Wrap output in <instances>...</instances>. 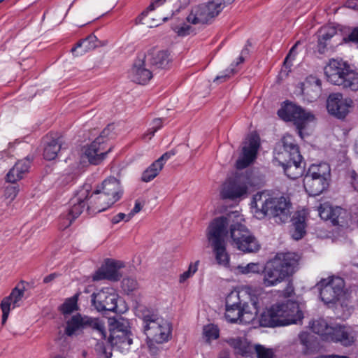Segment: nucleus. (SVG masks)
<instances>
[{"label": "nucleus", "mask_w": 358, "mask_h": 358, "mask_svg": "<svg viewBox=\"0 0 358 358\" xmlns=\"http://www.w3.org/2000/svg\"><path fill=\"white\" fill-rule=\"evenodd\" d=\"M199 264V260L196 261L194 263H191L187 271H189L192 275H194L198 270Z\"/></svg>", "instance_id": "0e129e2a"}, {"label": "nucleus", "mask_w": 358, "mask_h": 358, "mask_svg": "<svg viewBox=\"0 0 358 358\" xmlns=\"http://www.w3.org/2000/svg\"><path fill=\"white\" fill-rule=\"evenodd\" d=\"M142 208V206L140 202L138 201H136L135 206L134 208L131 210V212L127 215V219H126V222L129 221L135 214L138 213Z\"/></svg>", "instance_id": "052dcab7"}, {"label": "nucleus", "mask_w": 358, "mask_h": 358, "mask_svg": "<svg viewBox=\"0 0 358 358\" xmlns=\"http://www.w3.org/2000/svg\"><path fill=\"white\" fill-rule=\"evenodd\" d=\"M258 296L247 291H232L225 300V318L231 323L248 322L259 311Z\"/></svg>", "instance_id": "f257e3e1"}, {"label": "nucleus", "mask_w": 358, "mask_h": 358, "mask_svg": "<svg viewBox=\"0 0 358 358\" xmlns=\"http://www.w3.org/2000/svg\"><path fill=\"white\" fill-rule=\"evenodd\" d=\"M305 176L310 177H318L321 178L330 180L331 168L327 163H320L318 164H312L308 169Z\"/></svg>", "instance_id": "f704fd0d"}, {"label": "nucleus", "mask_w": 358, "mask_h": 358, "mask_svg": "<svg viewBox=\"0 0 358 358\" xmlns=\"http://www.w3.org/2000/svg\"><path fill=\"white\" fill-rule=\"evenodd\" d=\"M220 358H230L229 352L228 350H222L219 355Z\"/></svg>", "instance_id": "774afa93"}, {"label": "nucleus", "mask_w": 358, "mask_h": 358, "mask_svg": "<svg viewBox=\"0 0 358 358\" xmlns=\"http://www.w3.org/2000/svg\"><path fill=\"white\" fill-rule=\"evenodd\" d=\"M247 51H248L247 49H244L242 50L241 54L243 55ZM243 62H244V57H243V55H241L238 58V61L236 62V64L232 63L229 69H226L224 72H223L221 75L217 76L214 79V82H217V83L224 82L227 78H229L230 77L231 75L234 74L236 72L235 66L238 65L239 64L243 63Z\"/></svg>", "instance_id": "a19ab883"}, {"label": "nucleus", "mask_w": 358, "mask_h": 358, "mask_svg": "<svg viewBox=\"0 0 358 358\" xmlns=\"http://www.w3.org/2000/svg\"><path fill=\"white\" fill-rule=\"evenodd\" d=\"M251 206L255 216L259 220L269 216L275 222L282 224L291 217L292 203L285 196L270 197L264 193L258 192L254 195Z\"/></svg>", "instance_id": "7ed1b4c3"}, {"label": "nucleus", "mask_w": 358, "mask_h": 358, "mask_svg": "<svg viewBox=\"0 0 358 358\" xmlns=\"http://www.w3.org/2000/svg\"><path fill=\"white\" fill-rule=\"evenodd\" d=\"M229 345L237 350L236 353L247 357L249 353L248 347L243 344L240 338H232L229 341Z\"/></svg>", "instance_id": "de8ad7c7"}, {"label": "nucleus", "mask_w": 358, "mask_h": 358, "mask_svg": "<svg viewBox=\"0 0 358 358\" xmlns=\"http://www.w3.org/2000/svg\"><path fill=\"white\" fill-rule=\"evenodd\" d=\"M350 182L354 189L358 193V174L352 170L350 173Z\"/></svg>", "instance_id": "bf43d9fd"}, {"label": "nucleus", "mask_w": 358, "mask_h": 358, "mask_svg": "<svg viewBox=\"0 0 358 358\" xmlns=\"http://www.w3.org/2000/svg\"><path fill=\"white\" fill-rule=\"evenodd\" d=\"M230 236L233 241V244L236 246L241 239L245 238V232L248 229L244 225L239 222H236L231 224L230 226Z\"/></svg>", "instance_id": "ea45409f"}, {"label": "nucleus", "mask_w": 358, "mask_h": 358, "mask_svg": "<svg viewBox=\"0 0 358 358\" xmlns=\"http://www.w3.org/2000/svg\"><path fill=\"white\" fill-rule=\"evenodd\" d=\"M146 55L139 54L130 72L131 80L140 85H145L152 78V73L145 68Z\"/></svg>", "instance_id": "6ab92c4d"}, {"label": "nucleus", "mask_w": 358, "mask_h": 358, "mask_svg": "<svg viewBox=\"0 0 358 358\" xmlns=\"http://www.w3.org/2000/svg\"><path fill=\"white\" fill-rule=\"evenodd\" d=\"M80 293H76L73 296L68 298L59 306V310L63 315H68L72 313L73 311L78 309V300Z\"/></svg>", "instance_id": "58836bf2"}, {"label": "nucleus", "mask_w": 358, "mask_h": 358, "mask_svg": "<svg viewBox=\"0 0 358 358\" xmlns=\"http://www.w3.org/2000/svg\"><path fill=\"white\" fill-rule=\"evenodd\" d=\"M300 257L295 252H280L264 264L262 284L273 287L291 277L298 269Z\"/></svg>", "instance_id": "f03ea898"}, {"label": "nucleus", "mask_w": 358, "mask_h": 358, "mask_svg": "<svg viewBox=\"0 0 358 358\" xmlns=\"http://www.w3.org/2000/svg\"><path fill=\"white\" fill-rule=\"evenodd\" d=\"M278 115L286 122H293L299 132L305 128L307 122L314 120V115L310 112H307L300 106L287 101L278 110Z\"/></svg>", "instance_id": "f8f14e48"}, {"label": "nucleus", "mask_w": 358, "mask_h": 358, "mask_svg": "<svg viewBox=\"0 0 358 358\" xmlns=\"http://www.w3.org/2000/svg\"><path fill=\"white\" fill-rule=\"evenodd\" d=\"M97 187L110 198L113 197V199H115V202L119 201L123 194V189L120 182L114 177L104 180L101 185Z\"/></svg>", "instance_id": "cd10ccee"}, {"label": "nucleus", "mask_w": 358, "mask_h": 358, "mask_svg": "<svg viewBox=\"0 0 358 358\" xmlns=\"http://www.w3.org/2000/svg\"><path fill=\"white\" fill-rule=\"evenodd\" d=\"M303 317L299 305L294 301L275 304L264 310L259 320V324L264 327H275L296 324Z\"/></svg>", "instance_id": "20e7f679"}, {"label": "nucleus", "mask_w": 358, "mask_h": 358, "mask_svg": "<svg viewBox=\"0 0 358 358\" xmlns=\"http://www.w3.org/2000/svg\"><path fill=\"white\" fill-rule=\"evenodd\" d=\"M138 287V283L132 278H124L122 280V288L125 293L129 294Z\"/></svg>", "instance_id": "3c124183"}, {"label": "nucleus", "mask_w": 358, "mask_h": 358, "mask_svg": "<svg viewBox=\"0 0 358 358\" xmlns=\"http://www.w3.org/2000/svg\"><path fill=\"white\" fill-rule=\"evenodd\" d=\"M91 297L92 304L98 311L117 313L118 295L112 289H103Z\"/></svg>", "instance_id": "2eb2a0df"}, {"label": "nucleus", "mask_w": 358, "mask_h": 358, "mask_svg": "<svg viewBox=\"0 0 358 358\" xmlns=\"http://www.w3.org/2000/svg\"><path fill=\"white\" fill-rule=\"evenodd\" d=\"M162 122L163 119L162 118L154 119L151 123V127L149 128L147 132L145 134L144 138L148 137L149 139H151V138L155 135V132H157L162 127Z\"/></svg>", "instance_id": "603ef678"}, {"label": "nucleus", "mask_w": 358, "mask_h": 358, "mask_svg": "<svg viewBox=\"0 0 358 358\" xmlns=\"http://www.w3.org/2000/svg\"><path fill=\"white\" fill-rule=\"evenodd\" d=\"M341 38V34L334 27H321L317 31V51L321 55L332 51L336 46L342 43Z\"/></svg>", "instance_id": "4468645a"}, {"label": "nucleus", "mask_w": 358, "mask_h": 358, "mask_svg": "<svg viewBox=\"0 0 358 358\" xmlns=\"http://www.w3.org/2000/svg\"><path fill=\"white\" fill-rule=\"evenodd\" d=\"M210 19H212V17L205 4L193 8L190 13L186 17L187 22L193 24L206 23Z\"/></svg>", "instance_id": "473e14b6"}, {"label": "nucleus", "mask_w": 358, "mask_h": 358, "mask_svg": "<svg viewBox=\"0 0 358 358\" xmlns=\"http://www.w3.org/2000/svg\"><path fill=\"white\" fill-rule=\"evenodd\" d=\"M113 148L112 145L106 148L101 145L100 143L94 141L90 145L84 147L83 155L91 164L98 165L105 159L107 155L113 150Z\"/></svg>", "instance_id": "aec40b11"}, {"label": "nucleus", "mask_w": 358, "mask_h": 358, "mask_svg": "<svg viewBox=\"0 0 358 358\" xmlns=\"http://www.w3.org/2000/svg\"><path fill=\"white\" fill-rule=\"evenodd\" d=\"M315 287L321 300L326 304L336 303L345 294V281L338 276L322 278Z\"/></svg>", "instance_id": "9d476101"}, {"label": "nucleus", "mask_w": 358, "mask_h": 358, "mask_svg": "<svg viewBox=\"0 0 358 358\" xmlns=\"http://www.w3.org/2000/svg\"><path fill=\"white\" fill-rule=\"evenodd\" d=\"M205 5L212 18L217 16L224 9V6L221 5L220 0H212Z\"/></svg>", "instance_id": "09e8293b"}, {"label": "nucleus", "mask_w": 358, "mask_h": 358, "mask_svg": "<svg viewBox=\"0 0 358 358\" xmlns=\"http://www.w3.org/2000/svg\"><path fill=\"white\" fill-rule=\"evenodd\" d=\"M136 315L143 320V330L148 338L157 343H163L169 340L171 334V324L151 308L138 305Z\"/></svg>", "instance_id": "423d86ee"}, {"label": "nucleus", "mask_w": 358, "mask_h": 358, "mask_svg": "<svg viewBox=\"0 0 358 358\" xmlns=\"http://www.w3.org/2000/svg\"><path fill=\"white\" fill-rule=\"evenodd\" d=\"M327 341L338 343L343 346L348 347L353 345L355 337L353 331L349 327L337 324L332 327V331Z\"/></svg>", "instance_id": "5701e85b"}, {"label": "nucleus", "mask_w": 358, "mask_h": 358, "mask_svg": "<svg viewBox=\"0 0 358 358\" xmlns=\"http://www.w3.org/2000/svg\"><path fill=\"white\" fill-rule=\"evenodd\" d=\"M342 43H348V42H352L356 44H358V27H355L352 29L351 33L347 36V37H342L341 38Z\"/></svg>", "instance_id": "5fc2aeb1"}, {"label": "nucleus", "mask_w": 358, "mask_h": 358, "mask_svg": "<svg viewBox=\"0 0 358 358\" xmlns=\"http://www.w3.org/2000/svg\"><path fill=\"white\" fill-rule=\"evenodd\" d=\"M203 335L206 342L210 343L212 340H215L219 338L220 330L216 325L209 324L203 327Z\"/></svg>", "instance_id": "a18cd8bd"}, {"label": "nucleus", "mask_w": 358, "mask_h": 358, "mask_svg": "<svg viewBox=\"0 0 358 358\" xmlns=\"http://www.w3.org/2000/svg\"><path fill=\"white\" fill-rule=\"evenodd\" d=\"M330 180L321 178L318 177H310L305 176L303 178V187L306 192L313 196L320 195L329 187Z\"/></svg>", "instance_id": "a878e982"}, {"label": "nucleus", "mask_w": 358, "mask_h": 358, "mask_svg": "<svg viewBox=\"0 0 358 358\" xmlns=\"http://www.w3.org/2000/svg\"><path fill=\"white\" fill-rule=\"evenodd\" d=\"M176 155V151L174 150H171L164 153L155 162H158V164L161 168H163L164 163L170 159L172 156Z\"/></svg>", "instance_id": "4d7b16f0"}, {"label": "nucleus", "mask_w": 358, "mask_h": 358, "mask_svg": "<svg viewBox=\"0 0 358 358\" xmlns=\"http://www.w3.org/2000/svg\"><path fill=\"white\" fill-rule=\"evenodd\" d=\"M264 264L260 263L250 262L245 266L238 265L237 266L238 271L243 275L248 274H259L262 273Z\"/></svg>", "instance_id": "79ce46f5"}, {"label": "nucleus", "mask_w": 358, "mask_h": 358, "mask_svg": "<svg viewBox=\"0 0 358 358\" xmlns=\"http://www.w3.org/2000/svg\"><path fill=\"white\" fill-rule=\"evenodd\" d=\"M6 192L8 197H11L13 199L17 196L19 189L16 186L8 187L6 188Z\"/></svg>", "instance_id": "680f3d73"}, {"label": "nucleus", "mask_w": 358, "mask_h": 358, "mask_svg": "<svg viewBox=\"0 0 358 358\" xmlns=\"http://www.w3.org/2000/svg\"><path fill=\"white\" fill-rule=\"evenodd\" d=\"M164 3H166L167 6L171 8V16L175 14L174 9H176V12H178L181 8V3L180 0H154L147 9L143 10L136 19V24H145L143 20L144 17L148 15V12L155 10L156 7H159Z\"/></svg>", "instance_id": "2f4dec72"}, {"label": "nucleus", "mask_w": 358, "mask_h": 358, "mask_svg": "<svg viewBox=\"0 0 358 358\" xmlns=\"http://www.w3.org/2000/svg\"><path fill=\"white\" fill-rule=\"evenodd\" d=\"M33 159L34 157L32 155H28L23 159L19 160L14 165L13 171H18L23 178L24 174L29 171Z\"/></svg>", "instance_id": "c03bdc74"}, {"label": "nucleus", "mask_w": 358, "mask_h": 358, "mask_svg": "<svg viewBox=\"0 0 358 358\" xmlns=\"http://www.w3.org/2000/svg\"><path fill=\"white\" fill-rule=\"evenodd\" d=\"M112 345L120 349L122 352L128 351L133 343L131 334L128 331L117 329L114 331L110 338Z\"/></svg>", "instance_id": "c85d7f7f"}, {"label": "nucleus", "mask_w": 358, "mask_h": 358, "mask_svg": "<svg viewBox=\"0 0 358 358\" xmlns=\"http://www.w3.org/2000/svg\"><path fill=\"white\" fill-rule=\"evenodd\" d=\"M114 129L113 124H108L100 134V135L94 140L100 143L101 145L108 148V141L112 138L113 131Z\"/></svg>", "instance_id": "49530a36"}, {"label": "nucleus", "mask_w": 358, "mask_h": 358, "mask_svg": "<svg viewBox=\"0 0 358 358\" xmlns=\"http://www.w3.org/2000/svg\"><path fill=\"white\" fill-rule=\"evenodd\" d=\"M59 275L57 273H52L43 278V282L47 284L53 281Z\"/></svg>", "instance_id": "69168bd1"}, {"label": "nucleus", "mask_w": 358, "mask_h": 358, "mask_svg": "<svg viewBox=\"0 0 358 358\" xmlns=\"http://www.w3.org/2000/svg\"><path fill=\"white\" fill-rule=\"evenodd\" d=\"M99 45H102L97 37L90 34L84 39L80 40L71 51L75 56L83 55L88 51L92 50Z\"/></svg>", "instance_id": "7c9ffc66"}, {"label": "nucleus", "mask_w": 358, "mask_h": 358, "mask_svg": "<svg viewBox=\"0 0 358 358\" xmlns=\"http://www.w3.org/2000/svg\"><path fill=\"white\" fill-rule=\"evenodd\" d=\"M125 218L127 219V215H126L123 213H120L117 215H116L112 217L111 222L113 224H115L119 223L121 220H123Z\"/></svg>", "instance_id": "e2e57ef3"}, {"label": "nucleus", "mask_w": 358, "mask_h": 358, "mask_svg": "<svg viewBox=\"0 0 358 358\" xmlns=\"http://www.w3.org/2000/svg\"><path fill=\"white\" fill-rule=\"evenodd\" d=\"M332 327L329 326L327 321L324 319H318L310 322V327L312 331L316 334L321 336L323 340L327 341L329 336Z\"/></svg>", "instance_id": "e433bc0d"}, {"label": "nucleus", "mask_w": 358, "mask_h": 358, "mask_svg": "<svg viewBox=\"0 0 358 358\" xmlns=\"http://www.w3.org/2000/svg\"><path fill=\"white\" fill-rule=\"evenodd\" d=\"M353 106V101L349 97L343 98L341 93L329 94L327 100V108L329 114L343 120Z\"/></svg>", "instance_id": "f3484780"}, {"label": "nucleus", "mask_w": 358, "mask_h": 358, "mask_svg": "<svg viewBox=\"0 0 358 358\" xmlns=\"http://www.w3.org/2000/svg\"><path fill=\"white\" fill-rule=\"evenodd\" d=\"M255 352L257 358H274V352L272 349L266 348L263 345H257Z\"/></svg>", "instance_id": "864d4df0"}, {"label": "nucleus", "mask_w": 358, "mask_h": 358, "mask_svg": "<svg viewBox=\"0 0 358 358\" xmlns=\"http://www.w3.org/2000/svg\"><path fill=\"white\" fill-rule=\"evenodd\" d=\"M122 267V263L108 259L105 265L98 269L94 274L92 279L94 281L101 280H109L117 281L120 279L118 269Z\"/></svg>", "instance_id": "4be33fe9"}, {"label": "nucleus", "mask_w": 358, "mask_h": 358, "mask_svg": "<svg viewBox=\"0 0 358 358\" xmlns=\"http://www.w3.org/2000/svg\"><path fill=\"white\" fill-rule=\"evenodd\" d=\"M229 219L225 216L214 218L207 228V238L215 255V259L219 264L227 266L229 257L226 252L225 238L227 236Z\"/></svg>", "instance_id": "0eeeda50"}, {"label": "nucleus", "mask_w": 358, "mask_h": 358, "mask_svg": "<svg viewBox=\"0 0 358 358\" xmlns=\"http://www.w3.org/2000/svg\"><path fill=\"white\" fill-rule=\"evenodd\" d=\"M24 288L19 289L15 287L12 289L9 296L4 297L0 304L2 310V324H5L9 315L10 310V306L13 303V307L18 306L17 303L22 299L24 296Z\"/></svg>", "instance_id": "393cba45"}, {"label": "nucleus", "mask_w": 358, "mask_h": 358, "mask_svg": "<svg viewBox=\"0 0 358 358\" xmlns=\"http://www.w3.org/2000/svg\"><path fill=\"white\" fill-rule=\"evenodd\" d=\"M151 66L156 69H166L171 64V59L170 55L167 51H159L156 54L152 55L149 59Z\"/></svg>", "instance_id": "c9c22d12"}, {"label": "nucleus", "mask_w": 358, "mask_h": 358, "mask_svg": "<svg viewBox=\"0 0 358 358\" xmlns=\"http://www.w3.org/2000/svg\"><path fill=\"white\" fill-rule=\"evenodd\" d=\"M13 167L8 171L6 176V180L8 182L15 183L22 178V176L17 171H13Z\"/></svg>", "instance_id": "6e6d98bb"}, {"label": "nucleus", "mask_w": 358, "mask_h": 358, "mask_svg": "<svg viewBox=\"0 0 358 358\" xmlns=\"http://www.w3.org/2000/svg\"><path fill=\"white\" fill-rule=\"evenodd\" d=\"M162 169L160 166L158 164V162L155 161L145 169L141 177V180L143 182H148L153 180L159 173V171Z\"/></svg>", "instance_id": "37998d69"}, {"label": "nucleus", "mask_w": 358, "mask_h": 358, "mask_svg": "<svg viewBox=\"0 0 358 358\" xmlns=\"http://www.w3.org/2000/svg\"><path fill=\"white\" fill-rule=\"evenodd\" d=\"M301 90L302 94L308 101H314L321 95L322 81L315 76H309L301 83Z\"/></svg>", "instance_id": "b1692460"}, {"label": "nucleus", "mask_w": 358, "mask_h": 358, "mask_svg": "<svg viewBox=\"0 0 358 358\" xmlns=\"http://www.w3.org/2000/svg\"><path fill=\"white\" fill-rule=\"evenodd\" d=\"M171 28L179 36H186L194 32V29L185 22L180 25H172Z\"/></svg>", "instance_id": "8fccbe9b"}, {"label": "nucleus", "mask_w": 358, "mask_h": 358, "mask_svg": "<svg viewBox=\"0 0 358 358\" xmlns=\"http://www.w3.org/2000/svg\"><path fill=\"white\" fill-rule=\"evenodd\" d=\"M318 213L321 219L329 221L334 226L347 227L348 223V213L340 206H332L328 203L320 204Z\"/></svg>", "instance_id": "dca6fc26"}, {"label": "nucleus", "mask_w": 358, "mask_h": 358, "mask_svg": "<svg viewBox=\"0 0 358 358\" xmlns=\"http://www.w3.org/2000/svg\"><path fill=\"white\" fill-rule=\"evenodd\" d=\"M259 147V137L256 135H252L249 138L248 145L243 148L242 157L236 161V169H243L248 167L256 158Z\"/></svg>", "instance_id": "412c9836"}, {"label": "nucleus", "mask_w": 358, "mask_h": 358, "mask_svg": "<svg viewBox=\"0 0 358 358\" xmlns=\"http://www.w3.org/2000/svg\"><path fill=\"white\" fill-rule=\"evenodd\" d=\"M87 199L88 206L86 208V210L89 215L104 211L115 203V199H113V197L110 198L99 187L91 192L90 185Z\"/></svg>", "instance_id": "a211bd4d"}, {"label": "nucleus", "mask_w": 358, "mask_h": 358, "mask_svg": "<svg viewBox=\"0 0 358 358\" xmlns=\"http://www.w3.org/2000/svg\"><path fill=\"white\" fill-rule=\"evenodd\" d=\"M300 43L299 41H297L289 50V53L286 56L285 61H284V65H287L288 63V61L289 59H293L294 56L296 54V50L298 46V45Z\"/></svg>", "instance_id": "13d9d810"}, {"label": "nucleus", "mask_w": 358, "mask_h": 358, "mask_svg": "<svg viewBox=\"0 0 358 358\" xmlns=\"http://www.w3.org/2000/svg\"><path fill=\"white\" fill-rule=\"evenodd\" d=\"M292 237L294 240L301 239L306 233V213L304 210L296 211L291 219Z\"/></svg>", "instance_id": "c756f323"}, {"label": "nucleus", "mask_w": 358, "mask_h": 358, "mask_svg": "<svg viewBox=\"0 0 358 358\" xmlns=\"http://www.w3.org/2000/svg\"><path fill=\"white\" fill-rule=\"evenodd\" d=\"M259 178L253 170H246L234 179L227 180L222 187L220 197L222 199L235 200L248 194V187H255Z\"/></svg>", "instance_id": "1a4fd4ad"}, {"label": "nucleus", "mask_w": 358, "mask_h": 358, "mask_svg": "<svg viewBox=\"0 0 358 358\" xmlns=\"http://www.w3.org/2000/svg\"><path fill=\"white\" fill-rule=\"evenodd\" d=\"M243 232H245L244 237H248V238H243L241 239V241H239L236 245L237 249L247 253L256 252L259 251L260 249V245L259 244L257 238L248 229L247 231H243Z\"/></svg>", "instance_id": "72a5a7b5"}, {"label": "nucleus", "mask_w": 358, "mask_h": 358, "mask_svg": "<svg viewBox=\"0 0 358 358\" xmlns=\"http://www.w3.org/2000/svg\"><path fill=\"white\" fill-rule=\"evenodd\" d=\"M62 148V136L55 134L47 136L44 140L43 157L46 160L55 159Z\"/></svg>", "instance_id": "bb28decb"}, {"label": "nucleus", "mask_w": 358, "mask_h": 358, "mask_svg": "<svg viewBox=\"0 0 358 358\" xmlns=\"http://www.w3.org/2000/svg\"><path fill=\"white\" fill-rule=\"evenodd\" d=\"M282 142V150L275 155L273 162L282 166L285 174L289 178L297 179L304 172L299 148L291 136H284Z\"/></svg>", "instance_id": "39448f33"}, {"label": "nucleus", "mask_w": 358, "mask_h": 358, "mask_svg": "<svg viewBox=\"0 0 358 358\" xmlns=\"http://www.w3.org/2000/svg\"><path fill=\"white\" fill-rule=\"evenodd\" d=\"M301 343L304 346L303 350L305 354H309L315 351L317 347L316 338L307 332H302L299 335Z\"/></svg>", "instance_id": "4c0bfd02"}, {"label": "nucleus", "mask_w": 358, "mask_h": 358, "mask_svg": "<svg viewBox=\"0 0 358 358\" xmlns=\"http://www.w3.org/2000/svg\"><path fill=\"white\" fill-rule=\"evenodd\" d=\"M324 74L329 82L352 91L358 90V73L342 59H332L324 67Z\"/></svg>", "instance_id": "6e6552de"}, {"label": "nucleus", "mask_w": 358, "mask_h": 358, "mask_svg": "<svg viewBox=\"0 0 358 358\" xmlns=\"http://www.w3.org/2000/svg\"><path fill=\"white\" fill-rule=\"evenodd\" d=\"M89 185H84L77 191L73 197L69 201L68 213L62 214L59 217V227L65 229L72 224L83 212L85 208L88 206Z\"/></svg>", "instance_id": "9b49d317"}, {"label": "nucleus", "mask_w": 358, "mask_h": 358, "mask_svg": "<svg viewBox=\"0 0 358 358\" xmlns=\"http://www.w3.org/2000/svg\"><path fill=\"white\" fill-rule=\"evenodd\" d=\"M193 275H192V273H190L189 271H186L185 272H183L180 275V279H179V281L180 283H182L184 282L185 281H186L188 278H189L190 277H192Z\"/></svg>", "instance_id": "338daca9"}, {"label": "nucleus", "mask_w": 358, "mask_h": 358, "mask_svg": "<svg viewBox=\"0 0 358 358\" xmlns=\"http://www.w3.org/2000/svg\"><path fill=\"white\" fill-rule=\"evenodd\" d=\"M87 328L96 330L103 337L106 336L105 327L99 319L82 316L80 313L72 316L67 321L65 334L68 336H72L78 331Z\"/></svg>", "instance_id": "ddd939ff"}]
</instances>
